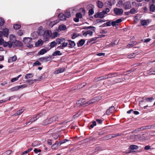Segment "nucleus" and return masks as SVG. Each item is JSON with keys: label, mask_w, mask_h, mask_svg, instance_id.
Listing matches in <instances>:
<instances>
[{"label": "nucleus", "mask_w": 155, "mask_h": 155, "mask_svg": "<svg viewBox=\"0 0 155 155\" xmlns=\"http://www.w3.org/2000/svg\"><path fill=\"white\" fill-rule=\"evenodd\" d=\"M32 40V38H31L25 37L24 38L23 42L26 46L29 48H31L33 46V45L31 44Z\"/></svg>", "instance_id": "f257e3e1"}, {"label": "nucleus", "mask_w": 155, "mask_h": 155, "mask_svg": "<svg viewBox=\"0 0 155 155\" xmlns=\"http://www.w3.org/2000/svg\"><path fill=\"white\" fill-rule=\"evenodd\" d=\"M51 35V31L49 30L45 31L43 34V36L46 41L48 40L49 38Z\"/></svg>", "instance_id": "f03ea898"}, {"label": "nucleus", "mask_w": 155, "mask_h": 155, "mask_svg": "<svg viewBox=\"0 0 155 155\" xmlns=\"http://www.w3.org/2000/svg\"><path fill=\"white\" fill-rule=\"evenodd\" d=\"M150 128V126H143L142 127L140 128H138L135 130L133 131L132 133H137V132L140 131H141L143 130L146 129H149Z\"/></svg>", "instance_id": "7ed1b4c3"}, {"label": "nucleus", "mask_w": 155, "mask_h": 155, "mask_svg": "<svg viewBox=\"0 0 155 155\" xmlns=\"http://www.w3.org/2000/svg\"><path fill=\"white\" fill-rule=\"evenodd\" d=\"M138 148V147L137 145H130L129 148V150H130L133 152H138V151L137 150Z\"/></svg>", "instance_id": "20e7f679"}, {"label": "nucleus", "mask_w": 155, "mask_h": 155, "mask_svg": "<svg viewBox=\"0 0 155 155\" xmlns=\"http://www.w3.org/2000/svg\"><path fill=\"white\" fill-rule=\"evenodd\" d=\"M114 13L117 15H120L122 14L123 11L122 9L115 8L114 10Z\"/></svg>", "instance_id": "39448f33"}, {"label": "nucleus", "mask_w": 155, "mask_h": 155, "mask_svg": "<svg viewBox=\"0 0 155 155\" xmlns=\"http://www.w3.org/2000/svg\"><path fill=\"white\" fill-rule=\"evenodd\" d=\"M123 7L126 10L129 9L131 8V4L129 1L124 2L123 4Z\"/></svg>", "instance_id": "423d86ee"}, {"label": "nucleus", "mask_w": 155, "mask_h": 155, "mask_svg": "<svg viewBox=\"0 0 155 155\" xmlns=\"http://www.w3.org/2000/svg\"><path fill=\"white\" fill-rule=\"evenodd\" d=\"M67 41L69 42L68 47L70 48H72L76 45V44L74 41L71 40H68Z\"/></svg>", "instance_id": "0eeeda50"}, {"label": "nucleus", "mask_w": 155, "mask_h": 155, "mask_svg": "<svg viewBox=\"0 0 155 155\" xmlns=\"http://www.w3.org/2000/svg\"><path fill=\"white\" fill-rule=\"evenodd\" d=\"M50 119L51 123L52 124L54 123V122L58 121L59 119V118L57 116H54L50 118Z\"/></svg>", "instance_id": "6e6552de"}, {"label": "nucleus", "mask_w": 155, "mask_h": 155, "mask_svg": "<svg viewBox=\"0 0 155 155\" xmlns=\"http://www.w3.org/2000/svg\"><path fill=\"white\" fill-rule=\"evenodd\" d=\"M114 106H111L109 107L106 111V114L107 115H110L112 112V111L114 109Z\"/></svg>", "instance_id": "1a4fd4ad"}, {"label": "nucleus", "mask_w": 155, "mask_h": 155, "mask_svg": "<svg viewBox=\"0 0 155 155\" xmlns=\"http://www.w3.org/2000/svg\"><path fill=\"white\" fill-rule=\"evenodd\" d=\"M58 17L61 20L64 21L66 20V17L64 14L63 13H59L58 15Z\"/></svg>", "instance_id": "9d476101"}, {"label": "nucleus", "mask_w": 155, "mask_h": 155, "mask_svg": "<svg viewBox=\"0 0 155 155\" xmlns=\"http://www.w3.org/2000/svg\"><path fill=\"white\" fill-rule=\"evenodd\" d=\"M22 43L20 41L16 40L13 44V46L16 47H21L23 45Z\"/></svg>", "instance_id": "9b49d317"}, {"label": "nucleus", "mask_w": 155, "mask_h": 155, "mask_svg": "<svg viewBox=\"0 0 155 155\" xmlns=\"http://www.w3.org/2000/svg\"><path fill=\"white\" fill-rule=\"evenodd\" d=\"M16 38L15 37V36L13 35H10L9 36V39L10 41L13 44H14L15 42L16 41Z\"/></svg>", "instance_id": "f8f14e48"}, {"label": "nucleus", "mask_w": 155, "mask_h": 155, "mask_svg": "<svg viewBox=\"0 0 155 155\" xmlns=\"http://www.w3.org/2000/svg\"><path fill=\"white\" fill-rule=\"evenodd\" d=\"M44 42L41 39H39L37 42H36L35 45L37 47H38L40 46H41L43 44Z\"/></svg>", "instance_id": "ddd939ff"}, {"label": "nucleus", "mask_w": 155, "mask_h": 155, "mask_svg": "<svg viewBox=\"0 0 155 155\" xmlns=\"http://www.w3.org/2000/svg\"><path fill=\"white\" fill-rule=\"evenodd\" d=\"M85 40L83 39H81L79 40L77 43V45L78 47L82 46L85 43Z\"/></svg>", "instance_id": "4468645a"}, {"label": "nucleus", "mask_w": 155, "mask_h": 155, "mask_svg": "<svg viewBox=\"0 0 155 155\" xmlns=\"http://www.w3.org/2000/svg\"><path fill=\"white\" fill-rule=\"evenodd\" d=\"M65 70V68H60L56 70L54 72L55 74H58L64 72Z\"/></svg>", "instance_id": "2eb2a0df"}, {"label": "nucleus", "mask_w": 155, "mask_h": 155, "mask_svg": "<svg viewBox=\"0 0 155 155\" xmlns=\"http://www.w3.org/2000/svg\"><path fill=\"white\" fill-rule=\"evenodd\" d=\"M88 7L89 6L90 7H91L92 8L91 9H90L89 11V12H88L89 15H92L94 13V11L93 10L92 7H94V6L92 4H90L89 5H88Z\"/></svg>", "instance_id": "dca6fc26"}, {"label": "nucleus", "mask_w": 155, "mask_h": 155, "mask_svg": "<svg viewBox=\"0 0 155 155\" xmlns=\"http://www.w3.org/2000/svg\"><path fill=\"white\" fill-rule=\"evenodd\" d=\"M8 29L7 28L4 29L3 30V33L4 37H7L8 35Z\"/></svg>", "instance_id": "f3484780"}, {"label": "nucleus", "mask_w": 155, "mask_h": 155, "mask_svg": "<svg viewBox=\"0 0 155 155\" xmlns=\"http://www.w3.org/2000/svg\"><path fill=\"white\" fill-rule=\"evenodd\" d=\"M85 102V99L84 98H80L78 101H77V104H79L81 105L82 104V103H84Z\"/></svg>", "instance_id": "a211bd4d"}, {"label": "nucleus", "mask_w": 155, "mask_h": 155, "mask_svg": "<svg viewBox=\"0 0 155 155\" xmlns=\"http://www.w3.org/2000/svg\"><path fill=\"white\" fill-rule=\"evenodd\" d=\"M62 54L59 51L57 50L54 52L52 54L53 56H60L62 55Z\"/></svg>", "instance_id": "6ab92c4d"}, {"label": "nucleus", "mask_w": 155, "mask_h": 155, "mask_svg": "<svg viewBox=\"0 0 155 155\" xmlns=\"http://www.w3.org/2000/svg\"><path fill=\"white\" fill-rule=\"evenodd\" d=\"M107 74L108 78L115 77L117 75V73H111Z\"/></svg>", "instance_id": "aec40b11"}, {"label": "nucleus", "mask_w": 155, "mask_h": 155, "mask_svg": "<svg viewBox=\"0 0 155 155\" xmlns=\"http://www.w3.org/2000/svg\"><path fill=\"white\" fill-rule=\"evenodd\" d=\"M58 29L60 31H64L67 29V28L65 25H61L59 26Z\"/></svg>", "instance_id": "412c9836"}, {"label": "nucleus", "mask_w": 155, "mask_h": 155, "mask_svg": "<svg viewBox=\"0 0 155 155\" xmlns=\"http://www.w3.org/2000/svg\"><path fill=\"white\" fill-rule=\"evenodd\" d=\"M111 136V138H114L115 137H118V136H120L123 135V133H116L114 134H110Z\"/></svg>", "instance_id": "4be33fe9"}, {"label": "nucleus", "mask_w": 155, "mask_h": 155, "mask_svg": "<svg viewBox=\"0 0 155 155\" xmlns=\"http://www.w3.org/2000/svg\"><path fill=\"white\" fill-rule=\"evenodd\" d=\"M64 14L66 18H68L71 16V12L69 11L66 10Z\"/></svg>", "instance_id": "5701e85b"}, {"label": "nucleus", "mask_w": 155, "mask_h": 155, "mask_svg": "<svg viewBox=\"0 0 155 155\" xmlns=\"http://www.w3.org/2000/svg\"><path fill=\"white\" fill-rule=\"evenodd\" d=\"M155 10V5L153 4L150 6V12H153Z\"/></svg>", "instance_id": "b1692460"}, {"label": "nucleus", "mask_w": 155, "mask_h": 155, "mask_svg": "<svg viewBox=\"0 0 155 155\" xmlns=\"http://www.w3.org/2000/svg\"><path fill=\"white\" fill-rule=\"evenodd\" d=\"M47 52V51L45 49H42L40 50L38 53V55H43L45 53Z\"/></svg>", "instance_id": "393cba45"}, {"label": "nucleus", "mask_w": 155, "mask_h": 155, "mask_svg": "<svg viewBox=\"0 0 155 155\" xmlns=\"http://www.w3.org/2000/svg\"><path fill=\"white\" fill-rule=\"evenodd\" d=\"M111 134H108L104 136L103 138H101L102 140H108L109 139H111Z\"/></svg>", "instance_id": "a878e982"}, {"label": "nucleus", "mask_w": 155, "mask_h": 155, "mask_svg": "<svg viewBox=\"0 0 155 155\" xmlns=\"http://www.w3.org/2000/svg\"><path fill=\"white\" fill-rule=\"evenodd\" d=\"M148 22H147V21L146 20H141V23L143 26H147L149 24L148 21H147Z\"/></svg>", "instance_id": "bb28decb"}, {"label": "nucleus", "mask_w": 155, "mask_h": 155, "mask_svg": "<svg viewBox=\"0 0 155 155\" xmlns=\"http://www.w3.org/2000/svg\"><path fill=\"white\" fill-rule=\"evenodd\" d=\"M21 25L18 24H16L14 25L13 28L15 29L18 30L21 28Z\"/></svg>", "instance_id": "cd10ccee"}, {"label": "nucleus", "mask_w": 155, "mask_h": 155, "mask_svg": "<svg viewBox=\"0 0 155 155\" xmlns=\"http://www.w3.org/2000/svg\"><path fill=\"white\" fill-rule=\"evenodd\" d=\"M65 39L64 38H62L61 39L60 38H58L56 39V43L57 44H61V43Z\"/></svg>", "instance_id": "c85d7f7f"}, {"label": "nucleus", "mask_w": 155, "mask_h": 155, "mask_svg": "<svg viewBox=\"0 0 155 155\" xmlns=\"http://www.w3.org/2000/svg\"><path fill=\"white\" fill-rule=\"evenodd\" d=\"M33 76V74L29 73L27 74L25 76V78L26 79H28L32 78Z\"/></svg>", "instance_id": "c756f323"}, {"label": "nucleus", "mask_w": 155, "mask_h": 155, "mask_svg": "<svg viewBox=\"0 0 155 155\" xmlns=\"http://www.w3.org/2000/svg\"><path fill=\"white\" fill-rule=\"evenodd\" d=\"M145 100L147 102H151L152 101L154 100V98L153 97H145Z\"/></svg>", "instance_id": "7c9ffc66"}, {"label": "nucleus", "mask_w": 155, "mask_h": 155, "mask_svg": "<svg viewBox=\"0 0 155 155\" xmlns=\"http://www.w3.org/2000/svg\"><path fill=\"white\" fill-rule=\"evenodd\" d=\"M97 4L98 7L100 8H101L102 7L103 3L101 2L98 1L97 2Z\"/></svg>", "instance_id": "2f4dec72"}, {"label": "nucleus", "mask_w": 155, "mask_h": 155, "mask_svg": "<svg viewBox=\"0 0 155 155\" xmlns=\"http://www.w3.org/2000/svg\"><path fill=\"white\" fill-rule=\"evenodd\" d=\"M57 44L55 41H52L50 43V48H53Z\"/></svg>", "instance_id": "473e14b6"}, {"label": "nucleus", "mask_w": 155, "mask_h": 155, "mask_svg": "<svg viewBox=\"0 0 155 155\" xmlns=\"http://www.w3.org/2000/svg\"><path fill=\"white\" fill-rule=\"evenodd\" d=\"M9 90L11 92H13L15 91H17L18 90V88L17 86H16L10 88Z\"/></svg>", "instance_id": "72a5a7b5"}, {"label": "nucleus", "mask_w": 155, "mask_h": 155, "mask_svg": "<svg viewBox=\"0 0 155 155\" xmlns=\"http://www.w3.org/2000/svg\"><path fill=\"white\" fill-rule=\"evenodd\" d=\"M136 44V42L131 41L130 42V43L127 45V46H130V47H132L135 45Z\"/></svg>", "instance_id": "f704fd0d"}, {"label": "nucleus", "mask_w": 155, "mask_h": 155, "mask_svg": "<svg viewBox=\"0 0 155 155\" xmlns=\"http://www.w3.org/2000/svg\"><path fill=\"white\" fill-rule=\"evenodd\" d=\"M51 56H46L45 57V62H47L51 60Z\"/></svg>", "instance_id": "c9c22d12"}, {"label": "nucleus", "mask_w": 155, "mask_h": 155, "mask_svg": "<svg viewBox=\"0 0 155 155\" xmlns=\"http://www.w3.org/2000/svg\"><path fill=\"white\" fill-rule=\"evenodd\" d=\"M12 151V150H9L6 151L2 153V155H9L11 154Z\"/></svg>", "instance_id": "e433bc0d"}, {"label": "nucleus", "mask_w": 155, "mask_h": 155, "mask_svg": "<svg viewBox=\"0 0 155 155\" xmlns=\"http://www.w3.org/2000/svg\"><path fill=\"white\" fill-rule=\"evenodd\" d=\"M70 141V140L67 139H65L64 140H63L61 141H59V144L60 145L61 144L64 143H65L66 142L69 141Z\"/></svg>", "instance_id": "4c0bfd02"}, {"label": "nucleus", "mask_w": 155, "mask_h": 155, "mask_svg": "<svg viewBox=\"0 0 155 155\" xmlns=\"http://www.w3.org/2000/svg\"><path fill=\"white\" fill-rule=\"evenodd\" d=\"M135 53H133L129 55H128L127 56V57L128 58H132L134 57Z\"/></svg>", "instance_id": "58836bf2"}, {"label": "nucleus", "mask_w": 155, "mask_h": 155, "mask_svg": "<svg viewBox=\"0 0 155 155\" xmlns=\"http://www.w3.org/2000/svg\"><path fill=\"white\" fill-rule=\"evenodd\" d=\"M76 17H77V18H78L79 19V18H81L82 17V14L80 12L76 14Z\"/></svg>", "instance_id": "ea45409f"}, {"label": "nucleus", "mask_w": 155, "mask_h": 155, "mask_svg": "<svg viewBox=\"0 0 155 155\" xmlns=\"http://www.w3.org/2000/svg\"><path fill=\"white\" fill-rule=\"evenodd\" d=\"M5 22L4 19L0 18V26H2Z\"/></svg>", "instance_id": "a19ab883"}, {"label": "nucleus", "mask_w": 155, "mask_h": 155, "mask_svg": "<svg viewBox=\"0 0 155 155\" xmlns=\"http://www.w3.org/2000/svg\"><path fill=\"white\" fill-rule=\"evenodd\" d=\"M123 4V2L122 0H119L117 4V6L118 7H120L121 5Z\"/></svg>", "instance_id": "79ce46f5"}, {"label": "nucleus", "mask_w": 155, "mask_h": 155, "mask_svg": "<svg viewBox=\"0 0 155 155\" xmlns=\"http://www.w3.org/2000/svg\"><path fill=\"white\" fill-rule=\"evenodd\" d=\"M41 64L40 62L39 61H36L35 62L33 63V66H39L40 65H41Z\"/></svg>", "instance_id": "37998d69"}, {"label": "nucleus", "mask_w": 155, "mask_h": 155, "mask_svg": "<svg viewBox=\"0 0 155 155\" xmlns=\"http://www.w3.org/2000/svg\"><path fill=\"white\" fill-rule=\"evenodd\" d=\"M7 43L8 46L9 48H11L12 47V45H13V44L12 43H11V42L10 41H8L7 42Z\"/></svg>", "instance_id": "c03bdc74"}, {"label": "nucleus", "mask_w": 155, "mask_h": 155, "mask_svg": "<svg viewBox=\"0 0 155 155\" xmlns=\"http://www.w3.org/2000/svg\"><path fill=\"white\" fill-rule=\"evenodd\" d=\"M23 112V110L21 109V110H19L18 111L17 113L16 114H15L14 115H16L17 114L18 115H20Z\"/></svg>", "instance_id": "a18cd8bd"}, {"label": "nucleus", "mask_w": 155, "mask_h": 155, "mask_svg": "<svg viewBox=\"0 0 155 155\" xmlns=\"http://www.w3.org/2000/svg\"><path fill=\"white\" fill-rule=\"evenodd\" d=\"M136 12V11L134 8H133L130 11V12L132 14H134Z\"/></svg>", "instance_id": "49530a36"}, {"label": "nucleus", "mask_w": 155, "mask_h": 155, "mask_svg": "<svg viewBox=\"0 0 155 155\" xmlns=\"http://www.w3.org/2000/svg\"><path fill=\"white\" fill-rule=\"evenodd\" d=\"M88 29H90L92 30L93 31H95V30L96 29L95 27L92 26H90L88 27Z\"/></svg>", "instance_id": "de8ad7c7"}, {"label": "nucleus", "mask_w": 155, "mask_h": 155, "mask_svg": "<svg viewBox=\"0 0 155 155\" xmlns=\"http://www.w3.org/2000/svg\"><path fill=\"white\" fill-rule=\"evenodd\" d=\"M36 117H35L31 118L29 121L30 122L32 123V122L35 121L37 120V118H36Z\"/></svg>", "instance_id": "09e8293b"}, {"label": "nucleus", "mask_w": 155, "mask_h": 155, "mask_svg": "<svg viewBox=\"0 0 155 155\" xmlns=\"http://www.w3.org/2000/svg\"><path fill=\"white\" fill-rule=\"evenodd\" d=\"M99 18H103L104 17V13H103L102 12L99 13Z\"/></svg>", "instance_id": "8fccbe9b"}, {"label": "nucleus", "mask_w": 155, "mask_h": 155, "mask_svg": "<svg viewBox=\"0 0 155 155\" xmlns=\"http://www.w3.org/2000/svg\"><path fill=\"white\" fill-rule=\"evenodd\" d=\"M17 34L19 36H21L23 34V32L22 30H19L17 32Z\"/></svg>", "instance_id": "3c124183"}, {"label": "nucleus", "mask_w": 155, "mask_h": 155, "mask_svg": "<svg viewBox=\"0 0 155 155\" xmlns=\"http://www.w3.org/2000/svg\"><path fill=\"white\" fill-rule=\"evenodd\" d=\"M96 125V121H93L92 122V124H91L90 127L91 128H93L94 126Z\"/></svg>", "instance_id": "603ef678"}, {"label": "nucleus", "mask_w": 155, "mask_h": 155, "mask_svg": "<svg viewBox=\"0 0 155 155\" xmlns=\"http://www.w3.org/2000/svg\"><path fill=\"white\" fill-rule=\"evenodd\" d=\"M38 144L37 141H35L33 142L32 144V145L33 147H36L38 145Z\"/></svg>", "instance_id": "864d4df0"}, {"label": "nucleus", "mask_w": 155, "mask_h": 155, "mask_svg": "<svg viewBox=\"0 0 155 155\" xmlns=\"http://www.w3.org/2000/svg\"><path fill=\"white\" fill-rule=\"evenodd\" d=\"M11 58L13 62L17 60V58L15 55L14 56L12 57H11Z\"/></svg>", "instance_id": "5fc2aeb1"}, {"label": "nucleus", "mask_w": 155, "mask_h": 155, "mask_svg": "<svg viewBox=\"0 0 155 155\" xmlns=\"http://www.w3.org/2000/svg\"><path fill=\"white\" fill-rule=\"evenodd\" d=\"M96 21L97 22V23L104 22L106 21L105 20H101V19H97Z\"/></svg>", "instance_id": "6e6d98bb"}, {"label": "nucleus", "mask_w": 155, "mask_h": 155, "mask_svg": "<svg viewBox=\"0 0 155 155\" xmlns=\"http://www.w3.org/2000/svg\"><path fill=\"white\" fill-rule=\"evenodd\" d=\"M96 121L99 124H102V122L103 121V120H102L99 119H96Z\"/></svg>", "instance_id": "4d7b16f0"}, {"label": "nucleus", "mask_w": 155, "mask_h": 155, "mask_svg": "<svg viewBox=\"0 0 155 155\" xmlns=\"http://www.w3.org/2000/svg\"><path fill=\"white\" fill-rule=\"evenodd\" d=\"M104 77H103V76H100L98 78H97V81H99L100 80H104Z\"/></svg>", "instance_id": "13d9d810"}, {"label": "nucleus", "mask_w": 155, "mask_h": 155, "mask_svg": "<svg viewBox=\"0 0 155 155\" xmlns=\"http://www.w3.org/2000/svg\"><path fill=\"white\" fill-rule=\"evenodd\" d=\"M68 44V43L64 42L61 44V45L62 46V47H63L64 48L67 46Z\"/></svg>", "instance_id": "bf43d9fd"}, {"label": "nucleus", "mask_w": 155, "mask_h": 155, "mask_svg": "<svg viewBox=\"0 0 155 155\" xmlns=\"http://www.w3.org/2000/svg\"><path fill=\"white\" fill-rule=\"evenodd\" d=\"M34 151L35 153H37L38 152H41V150L40 149L38 150L37 148H35L34 150Z\"/></svg>", "instance_id": "052dcab7"}, {"label": "nucleus", "mask_w": 155, "mask_h": 155, "mask_svg": "<svg viewBox=\"0 0 155 155\" xmlns=\"http://www.w3.org/2000/svg\"><path fill=\"white\" fill-rule=\"evenodd\" d=\"M96 98V97L94 98H93L91 100H90L91 104H93L96 102V101H97V100L95 99Z\"/></svg>", "instance_id": "680f3d73"}, {"label": "nucleus", "mask_w": 155, "mask_h": 155, "mask_svg": "<svg viewBox=\"0 0 155 155\" xmlns=\"http://www.w3.org/2000/svg\"><path fill=\"white\" fill-rule=\"evenodd\" d=\"M115 21L116 22V23L117 25L118 23H119L122 22V20L120 18V19H117V20Z\"/></svg>", "instance_id": "e2e57ef3"}, {"label": "nucleus", "mask_w": 155, "mask_h": 155, "mask_svg": "<svg viewBox=\"0 0 155 155\" xmlns=\"http://www.w3.org/2000/svg\"><path fill=\"white\" fill-rule=\"evenodd\" d=\"M87 34H89V35L92 36L93 35V32L92 31L88 30L87 32Z\"/></svg>", "instance_id": "0e129e2a"}, {"label": "nucleus", "mask_w": 155, "mask_h": 155, "mask_svg": "<svg viewBox=\"0 0 155 155\" xmlns=\"http://www.w3.org/2000/svg\"><path fill=\"white\" fill-rule=\"evenodd\" d=\"M151 39L150 38H147L146 39H144L143 40H142V41H144V42H146L147 43L149 42Z\"/></svg>", "instance_id": "69168bd1"}, {"label": "nucleus", "mask_w": 155, "mask_h": 155, "mask_svg": "<svg viewBox=\"0 0 155 155\" xmlns=\"http://www.w3.org/2000/svg\"><path fill=\"white\" fill-rule=\"evenodd\" d=\"M105 4L107 5V6H111L112 5L111 4L110 2L109 1H107L105 2Z\"/></svg>", "instance_id": "338daca9"}, {"label": "nucleus", "mask_w": 155, "mask_h": 155, "mask_svg": "<svg viewBox=\"0 0 155 155\" xmlns=\"http://www.w3.org/2000/svg\"><path fill=\"white\" fill-rule=\"evenodd\" d=\"M18 80V78L16 77L12 78L11 80V81L12 82H14Z\"/></svg>", "instance_id": "774afa93"}]
</instances>
